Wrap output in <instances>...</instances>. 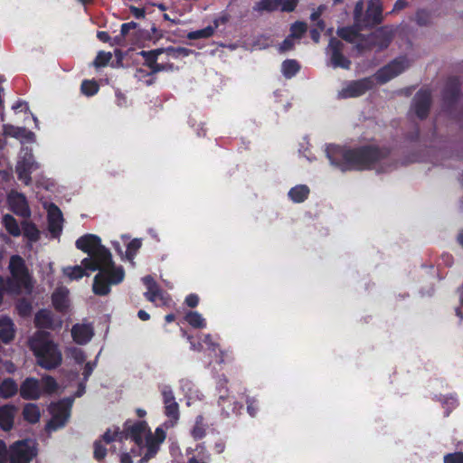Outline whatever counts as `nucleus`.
<instances>
[{
    "mask_svg": "<svg viewBox=\"0 0 463 463\" xmlns=\"http://www.w3.org/2000/svg\"><path fill=\"white\" fill-rule=\"evenodd\" d=\"M298 4V0H287L282 5V10L286 12H292Z\"/></svg>",
    "mask_w": 463,
    "mask_h": 463,
    "instance_id": "nucleus-55",
    "label": "nucleus"
},
{
    "mask_svg": "<svg viewBox=\"0 0 463 463\" xmlns=\"http://www.w3.org/2000/svg\"><path fill=\"white\" fill-rule=\"evenodd\" d=\"M226 21H227V19L225 17H221L219 19H215L213 22L214 26H207L203 29L191 32L187 34V38L190 40H195V39H200V38H208L213 34L214 30L219 25V22H222V24H224V23H226Z\"/></svg>",
    "mask_w": 463,
    "mask_h": 463,
    "instance_id": "nucleus-26",
    "label": "nucleus"
},
{
    "mask_svg": "<svg viewBox=\"0 0 463 463\" xmlns=\"http://www.w3.org/2000/svg\"><path fill=\"white\" fill-rule=\"evenodd\" d=\"M283 3V0H260L253 9L258 12H272L277 10Z\"/></svg>",
    "mask_w": 463,
    "mask_h": 463,
    "instance_id": "nucleus-31",
    "label": "nucleus"
},
{
    "mask_svg": "<svg viewBox=\"0 0 463 463\" xmlns=\"http://www.w3.org/2000/svg\"><path fill=\"white\" fill-rule=\"evenodd\" d=\"M343 48L344 44L341 41L336 38H332L329 42L327 51L330 53L331 62L334 67L348 69L351 61L343 55Z\"/></svg>",
    "mask_w": 463,
    "mask_h": 463,
    "instance_id": "nucleus-10",
    "label": "nucleus"
},
{
    "mask_svg": "<svg viewBox=\"0 0 463 463\" xmlns=\"http://www.w3.org/2000/svg\"><path fill=\"white\" fill-rule=\"evenodd\" d=\"M71 354L78 364H81L85 361V355L80 349H78V348L71 349Z\"/></svg>",
    "mask_w": 463,
    "mask_h": 463,
    "instance_id": "nucleus-52",
    "label": "nucleus"
},
{
    "mask_svg": "<svg viewBox=\"0 0 463 463\" xmlns=\"http://www.w3.org/2000/svg\"><path fill=\"white\" fill-rule=\"evenodd\" d=\"M161 56H160V62H167L168 64H171L173 66V61L178 59L179 57H185L189 55L191 52L190 50L184 48V47H178V48H167V49H161Z\"/></svg>",
    "mask_w": 463,
    "mask_h": 463,
    "instance_id": "nucleus-21",
    "label": "nucleus"
},
{
    "mask_svg": "<svg viewBox=\"0 0 463 463\" xmlns=\"http://www.w3.org/2000/svg\"><path fill=\"white\" fill-rule=\"evenodd\" d=\"M143 281L147 288V291L145 293V296L149 301L155 302L157 298L163 299L162 291L151 276H146L143 279Z\"/></svg>",
    "mask_w": 463,
    "mask_h": 463,
    "instance_id": "nucleus-24",
    "label": "nucleus"
},
{
    "mask_svg": "<svg viewBox=\"0 0 463 463\" xmlns=\"http://www.w3.org/2000/svg\"><path fill=\"white\" fill-rule=\"evenodd\" d=\"M120 462L121 463H132L131 457L128 453H124L121 455Z\"/></svg>",
    "mask_w": 463,
    "mask_h": 463,
    "instance_id": "nucleus-63",
    "label": "nucleus"
},
{
    "mask_svg": "<svg viewBox=\"0 0 463 463\" xmlns=\"http://www.w3.org/2000/svg\"><path fill=\"white\" fill-rule=\"evenodd\" d=\"M373 81L371 78H364L360 80L353 81L340 92L342 98H354L364 94L366 90L373 88Z\"/></svg>",
    "mask_w": 463,
    "mask_h": 463,
    "instance_id": "nucleus-13",
    "label": "nucleus"
},
{
    "mask_svg": "<svg viewBox=\"0 0 463 463\" xmlns=\"http://www.w3.org/2000/svg\"><path fill=\"white\" fill-rule=\"evenodd\" d=\"M4 131L6 135H11L14 137H24L26 133L25 128H15L12 125H5Z\"/></svg>",
    "mask_w": 463,
    "mask_h": 463,
    "instance_id": "nucleus-48",
    "label": "nucleus"
},
{
    "mask_svg": "<svg viewBox=\"0 0 463 463\" xmlns=\"http://www.w3.org/2000/svg\"><path fill=\"white\" fill-rule=\"evenodd\" d=\"M163 396L166 415L176 420L179 416V408L178 404L175 402L172 392L169 390H165L163 392Z\"/></svg>",
    "mask_w": 463,
    "mask_h": 463,
    "instance_id": "nucleus-23",
    "label": "nucleus"
},
{
    "mask_svg": "<svg viewBox=\"0 0 463 463\" xmlns=\"http://www.w3.org/2000/svg\"><path fill=\"white\" fill-rule=\"evenodd\" d=\"M34 322L37 327L54 329L61 327V320H54L50 311L41 310L39 311L34 318Z\"/></svg>",
    "mask_w": 463,
    "mask_h": 463,
    "instance_id": "nucleus-20",
    "label": "nucleus"
},
{
    "mask_svg": "<svg viewBox=\"0 0 463 463\" xmlns=\"http://www.w3.org/2000/svg\"><path fill=\"white\" fill-rule=\"evenodd\" d=\"M10 209L17 215L27 218L31 211L25 196L16 191H12L7 197Z\"/></svg>",
    "mask_w": 463,
    "mask_h": 463,
    "instance_id": "nucleus-11",
    "label": "nucleus"
},
{
    "mask_svg": "<svg viewBox=\"0 0 463 463\" xmlns=\"http://www.w3.org/2000/svg\"><path fill=\"white\" fill-rule=\"evenodd\" d=\"M17 408L14 405H5L0 408V426L4 430H9L14 424Z\"/></svg>",
    "mask_w": 463,
    "mask_h": 463,
    "instance_id": "nucleus-22",
    "label": "nucleus"
},
{
    "mask_svg": "<svg viewBox=\"0 0 463 463\" xmlns=\"http://www.w3.org/2000/svg\"><path fill=\"white\" fill-rule=\"evenodd\" d=\"M106 456V449L102 447L100 441H96L94 444V457L100 460Z\"/></svg>",
    "mask_w": 463,
    "mask_h": 463,
    "instance_id": "nucleus-50",
    "label": "nucleus"
},
{
    "mask_svg": "<svg viewBox=\"0 0 463 463\" xmlns=\"http://www.w3.org/2000/svg\"><path fill=\"white\" fill-rule=\"evenodd\" d=\"M363 12H364V2H363V0H360L355 4L354 10V22L359 26H364V20L363 19Z\"/></svg>",
    "mask_w": 463,
    "mask_h": 463,
    "instance_id": "nucleus-44",
    "label": "nucleus"
},
{
    "mask_svg": "<svg viewBox=\"0 0 463 463\" xmlns=\"http://www.w3.org/2000/svg\"><path fill=\"white\" fill-rule=\"evenodd\" d=\"M111 58H112L111 52H99L94 61V66L95 67L105 66L111 60Z\"/></svg>",
    "mask_w": 463,
    "mask_h": 463,
    "instance_id": "nucleus-45",
    "label": "nucleus"
},
{
    "mask_svg": "<svg viewBox=\"0 0 463 463\" xmlns=\"http://www.w3.org/2000/svg\"><path fill=\"white\" fill-rule=\"evenodd\" d=\"M185 302L190 307H194L198 304V298L195 295H189L186 298Z\"/></svg>",
    "mask_w": 463,
    "mask_h": 463,
    "instance_id": "nucleus-57",
    "label": "nucleus"
},
{
    "mask_svg": "<svg viewBox=\"0 0 463 463\" xmlns=\"http://www.w3.org/2000/svg\"><path fill=\"white\" fill-rule=\"evenodd\" d=\"M161 49L153 50L150 52H142L141 54L145 58L146 63L154 71H159L162 70L172 69V65L167 62H160Z\"/></svg>",
    "mask_w": 463,
    "mask_h": 463,
    "instance_id": "nucleus-17",
    "label": "nucleus"
},
{
    "mask_svg": "<svg viewBox=\"0 0 463 463\" xmlns=\"http://www.w3.org/2000/svg\"><path fill=\"white\" fill-rule=\"evenodd\" d=\"M19 308H20V313L23 314V315H26L29 311H30V306L26 303H22L20 304L19 306Z\"/></svg>",
    "mask_w": 463,
    "mask_h": 463,
    "instance_id": "nucleus-61",
    "label": "nucleus"
},
{
    "mask_svg": "<svg viewBox=\"0 0 463 463\" xmlns=\"http://www.w3.org/2000/svg\"><path fill=\"white\" fill-rule=\"evenodd\" d=\"M309 193L306 185H298L289 191V196L294 202L300 203L304 201Z\"/></svg>",
    "mask_w": 463,
    "mask_h": 463,
    "instance_id": "nucleus-35",
    "label": "nucleus"
},
{
    "mask_svg": "<svg viewBox=\"0 0 463 463\" xmlns=\"http://www.w3.org/2000/svg\"><path fill=\"white\" fill-rule=\"evenodd\" d=\"M62 214L61 210L54 204L48 208V227L53 236H57L62 229Z\"/></svg>",
    "mask_w": 463,
    "mask_h": 463,
    "instance_id": "nucleus-16",
    "label": "nucleus"
},
{
    "mask_svg": "<svg viewBox=\"0 0 463 463\" xmlns=\"http://www.w3.org/2000/svg\"><path fill=\"white\" fill-rule=\"evenodd\" d=\"M40 383L42 385L43 393H52L58 388L56 381L52 376L43 377Z\"/></svg>",
    "mask_w": 463,
    "mask_h": 463,
    "instance_id": "nucleus-38",
    "label": "nucleus"
},
{
    "mask_svg": "<svg viewBox=\"0 0 463 463\" xmlns=\"http://www.w3.org/2000/svg\"><path fill=\"white\" fill-rule=\"evenodd\" d=\"M410 65L409 61L404 57L395 59L386 66L380 69L375 74L374 78L380 83H385L392 78L401 74Z\"/></svg>",
    "mask_w": 463,
    "mask_h": 463,
    "instance_id": "nucleus-8",
    "label": "nucleus"
},
{
    "mask_svg": "<svg viewBox=\"0 0 463 463\" xmlns=\"http://www.w3.org/2000/svg\"><path fill=\"white\" fill-rule=\"evenodd\" d=\"M131 13L133 15H135L137 18H142L145 16V10L140 9L137 7L131 6Z\"/></svg>",
    "mask_w": 463,
    "mask_h": 463,
    "instance_id": "nucleus-58",
    "label": "nucleus"
},
{
    "mask_svg": "<svg viewBox=\"0 0 463 463\" xmlns=\"http://www.w3.org/2000/svg\"><path fill=\"white\" fill-rule=\"evenodd\" d=\"M18 391L17 384L15 382L11 379L7 378L4 380L0 384V396L2 398L7 399L12 396H14Z\"/></svg>",
    "mask_w": 463,
    "mask_h": 463,
    "instance_id": "nucleus-30",
    "label": "nucleus"
},
{
    "mask_svg": "<svg viewBox=\"0 0 463 463\" xmlns=\"http://www.w3.org/2000/svg\"><path fill=\"white\" fill-rule=\"evenodd\" d=\"M35 456L36 451L31 440L17 441L9 449V463H29Z\"/></svg>",
    "mask_w": 463,
    "mask_h": 463,
    "instance_id": "nucleus-7",
    "label": "nucleus"
},
{
    "mask_svg": "<svg viewBox=\"0 0 463 463\" xmlns=\"http://www.w3.org/2000/svg\"><path fill=\"white\" fill-rule=\"evenodd\" d=\"M388 155V149L383 148L380 150L377 147L368 146L358 150L346 151L344 157L353 167L363 169L386 157Z\"/></svg>",
    "mask_w": 463,
    "mask_h": 463,
    "instance_id": "nucleus-5",
    "label": "nucleus"
},
{
    "mask_svg": "<svg viewBox=\"0 0 463 463\" xmlns=\"http://www.w3.org/2000/svg\"><path fill=\"white\" fill-rule=\"evenodd\" d=\"M355 48L360 53H364L365 52L373 50V48H375V46L372 43V41L369 40V35L368 36L359 35V37L357 39V43L355 44Z\"/></svg>",
    "mask_w": 463,
    "mask_h": 463,
    "instance_id": "nucleus-36",
    "label": "nucleus"
},
{
    "mask_svg": "<svg viewBox=\"0 0 463 463\" xmlns=\"http://www.w3.org/2000/svg\"><path fill=\"white\" fill-rule=\"evenodd\" d=\"M76 246L90 256L82 260L83 267L90 270H99L93 283L95 294L107 295L110 290V285L122 281L123 269L113 265L110 252L100 244L99 237L92 234L84 235L77 240Z\"/></svg>",
    "mask_w": 463,
    "mask_h": 463,
    "instance_id": "nucleus-1",
    "label": "nucleus"
},
{
    "mask_svg": "<svg viewBox=\"0 0 463 463\" xmlns=\"http://www.w3.org/2000/svg\"><path fill=\"white\" fill-rule=\"evenodd\" d=\"M98 90L99 86L95 81L85 80L81 84L82 92L88 96L95 94Z\"/></svg>",
    "mask_w": 463,
    "mask_h": 463,
    "instance_id": "nucleus-46",
    "label": "nucleus"
},
{
    "mask_svg": "<svg viewBox=\"0 0 463 463\" xmlns=\"http://www.w3.org/2000/svg\"><path fill=\"white\" fill-rule=\"evenodd\" d=\"M294 38L291 37L290 35L285 39L282 43L280 44L279 46V51L284 52H287L288 50H291L294 46Z\"/></svg>",
    "mask_w": 463,
    "mask_h": 463,
    "instance_id": "nucleus-51",
    "label": "nucleus"
},
{
    "mask_svg": "<svg viewBox=\"0 0 463 463\" xmlns=\"http://www.w3.org/2000/svg\"><path fill=\"white\" fill-rule=\"evenodd\" d=\"M299 70L298 63L294 60H287L282 64V71L287 78L295 75Z\"/></svg>",
    "mask_w": 463,
    "mask_h": 463,
    "instance_id": "nucleus-37",
    "label": "nucleus"
},
{
    "mask_svg": "<svg viewBox=\"0 0 463 463\" xmlns=\"http://www.w3.org/2000/svg\"><path fill=\"white\" fill-rule=\"evenodd\" d=\"M458 80L456 78H449L444 89V99L450 102L456 99L458 96Z\"/></svg>",
    "mask_w": 463,
    "mask_h": 463,
    "instance_id": "nucleus-27",
    "label": "nucleus"
},
{
    "mask_svg": "<svg viewBox=\"0 0 463 463\" xmlns=\"http://www.w3.org/2000/svg\"><path fill=\"white\" fill-rule=\"evenodd\" d=\"M406 6H407L406 1H404V0H397L395 5H394L393 11H400V10L405 8Z\"/></svg>",
    "mask_w": 463,
    "mask_h": 463,
    "instance_id": "nucleus-60",
    "label": "nucleus"
},
{
    "mask_svg": "<svg viewBox=\"0 0 463 463\" xmlns=\"http://www.w3.org/2000/svg\"><path fill=\"white\" fill-rule=\"evenodd\" d=\"M20 395L26 400H37L43 393L40 381L34 378L25 379L19 389Z\"/></svg>",
    "mask_w": 463,
    "mask_h": 463,
    "instance_id": "nucleus-14",
    "label": "nucleus"
},
{
    "mask_svg": "<svg viewBox=\"0 0 463 463\" xmlns=\"http://www.w3.org/2000/svg\"><path fill=\"white\" fill-rule=\"evenodd\" d=\"M186 321L194 327H203L204 320L197 312H189L185 317Z\"/></svg>",
    "mask_w": 463,
    "mask_h": 463,
    "instance_id": "nucleus-43",
    "label": "nucleus"
},
{
    "mask_svg": "<svg viewBox=\"0 0 463 463\" xmlns=\"http://www.w3.org/2000/svg\"><path fill=\"white\" fill-rule=\"evenodd\" d=\"M14 336V324L9 317H0V338L3 342L8 343Z\"/></svg>",
    "mask_w": 463,
    "mask_h": 463,
    "instance_id": "nucleus-25",
    "label": "nucleus"
},
{
    "mask_svg": "<svg viewBox=\"0 0 463 463\" xmlns=\"http://www.w3.org/2000/svg\"><path fill=\"white\" fill-rule=\"evenodd\" d=\"M324 6H319L317 11L311 14L310 19L314 22L313 28H317L319 31H324L326 28L325 22L320 19Z\"/></svg>",
    "mask_w": 463,
    "mask_h": 463,
    "instance_id": "nucleus-40",
    "label": "nucleus"
},
{
    "mask_svg": "<svg viewBox=\"0 0 463 463\" xmlns=\"http://www.w3.org/2000/svg\"><path fill=\"white\" fill-rule=\"evenodd\" d=\"M141 247V241L138 239L132 240L128 244L126 250V257L128 260L133 261L136 252Z\"/></svg>",
    "mask_w": 463,
    "mask_h": 463,
    "instance_id": "nucleus-41",
    "label": "nucleus"
},
{
    "mask_svg": "<svg viewBox=\"0 0 463 463\" xmlns=\"http://www.w3.org/2000/svg\"><path fill=\"white\" fill-rule=\"evenodd\" d=\"M98 38L103 42H109L110 40L109 35L106 32H99Z\"/></svg>",
    "mask_w": 463,
    "mask_h": 463,
    "instance_id": "nucleus-62",
    "label": "nucleus"
},
{
    "mask_svg": "<svg viewBox=\"0 0 463 463\" xmlns=\"http://www.w3.org/2000/svg\"><path fill=\"white\" fill-rule=\"evenodd\" d=\"M3 223L7 230V232L13 236H19L21 234V230L16 220L10 214H5L3 217Z\"/></svg>",
    "mask_w": 463,
    "mask_h": 463,
    "instance_id": "nucleus-33",
    "label": "nucleus"
},
{
    "mask_svg": "<svg viewBox=\"0 0 463 463\" xmlns=\"http://www.w3.org/2000/svg\"><path fill=\"white\" fill-rule=\"evenodd\" d=\"M444 463H463V453L449 454L444 458Z\"/></svg>",
    "mask_w": 463,
    "mask_h": 463,
    "instance_id": "nucleus-49",
    "label": "nucleus"
},
{
    "mask_svg": "<svg viewBox=\"0 0 463 463\" xmlns=\"http://www.w3.org/2000/svg\"><path fill=\"white\" fill-rule=\"evenodd\" d=\"M392 30L388 27H381L369 35V40L379 51L387 48L392 39Z\"/></svg>",
    "mask_w": 463,
    "mask_h": 463,
    "instance_id": "nucleus-15",
    "label": "nucleus"
},
{
    "mask_svg": "<svg viewBox=\"0 0 463 463\" xmlns=\"http://www.w3.org/2000/svg\"><path fill=\"white\" fill-rule=\"evenodd\" d=\"M68 289L59 288L52 294V302L54 307L59 310H63L68 305Z\"/></svg>",
    "mask_w": 463,
    "mask_h": 463,
    "instance_id": "nucleus-29",
    "label": "nucleus"
},
{
    "mask_svg": "<svg viewBox=\"0 0 463 463\" xmlns=\"http://www.w3.org/2000/svg\"><path fill=\"white\" fill-rule=\"evenodd\" d=\"M138 317L142 320H147L149 318V315L144 310H139Z\"/></svg>",
    "mask_w": 463,
    "mask_h": 463,
    "instance_id": "nucleus-64",
    "label": "nucleus"
},
{
    "mask_svg": "<svg viewBox=\"0 0 463 463\" xmlns=\"http://www.w3.org/2000/svg\"><path fill=\"white\" fill-rule=\"evenodd\" d=\"M383 8L380 0H370L366 10L364 26L379 24L382 21Z\"/></svg>",
    "mask_w": 463,
    "mask_h": 463,
    "instance_id": "nucleus-18",
    "label": "nucleus"
},
{
    "mask_svg": "<svg viewBox=\"0 0 463 463\" xmlns=\"http://www.w3.org/2000/svg\"><path fill=\"white\" fill-rule=\"evenodd\" d=\"M337 35L349 43H355L359 37L358 31L352 27H343L337 30Z\"/></svg>",
    "mask_w": 463,
    "mask_h": 463,
    "instance_id": "nucleus-34",
    "label": "nucleus"
},
{
    "mask_svg": "<svg viewBox=\"0 0 463 463\" xmlns=\"http://www.w3.org/2000/svg\"><path fill=\"white\" fill-rule=\"evenodd\" d=\"M125 430L129 433L138 447L147 449L146 453L141 459L142 463L148 461L156 454L160 444L165 439V433L162 429L157 428L155 433H152L146 421L137 422L126 428Z\"/></svg>",
    "mask_w": 463,
    "mask_h": 463,
    "instance_id": "nucleus-3",
    "label": "nucleus"
},
{
    "mask_svg": "<svg viewBox=\"0 0 463 463\" xmlns=\"http://www.w3.org/2000/svg\"><path fill=\"white\" fill-rule=\"evenodd\" d=\"M119 434L118 430H115L114 431H111L110 430H108L104 435H103V439L107 442V443H109L113 440H115L116 437Z\"/></svg>",
    "mask_w": 463,
    "mask_h": 463,
    "instance_id": "nucleus-54",
    "label": "nucleus"
},
{
    "mask_svg": "<svg viewBox=\"0 0 463 463\" xmlns=\"http://www.w3.org/2000/svg\"><path fill=\"white\" fill-rule=\"evenodd\" d=\"M431 105V95L429 90H421L413 98L411 110L420 119L425 118Z\"/></svg>",
    "mask_w": 463,
    "mask_h": 463,
    "instance_id": "nucleus-9",
    "label": "nucleus"
},
{
    "mask_svg": "<svg viewBox=\"0 0 463 463\" xmlns=\"http://www.w3.org/2000/svg\"><path fill=\"white\" fill-rule=\"evenodd\" d=\"M22 228L24 235L28 238V240L31 241H36L39 240L40 232L33 223L24 221L22 222Z\"/></svg>",
    "mask_w": 463,
    "mask_h": 463,
    "instance_id": "nucleus-32",
    "label": "nucleus"
},
{
    "mask_svg": "<svg viewBox=\"0 0 463 463\" xmlns=\"http://www.w3.org/2000/svg\"><path fill=\"white\" fill-rule=\"evenodd\" d=\"M137 26V24L134 22L124 24L121 26V34L125 36L130 29H134Z\"/></svg>",
    "mask_w": 463,
    "mask_h": 463,
    "instance_id": "nucleus-56",
    "label": "nucleus"
},
{
    "mask_svg": "<svg viewBox=\"0 0 463 463\" xmlns=\"http://www.w3.org/2000/svg\"><path fill=\"white\" fill-rule=\"evenodd\" d=\"M71 401L61 400L58 402L51 403L49 412L52 415L51 420L45 425V431L50 435L52 431L65 426L71 415Z\"/></svg>",
    "mask_w": 463,
    "mask_h": 463,
    "instance_id": "nucleus-6",
    "label": "nucleus"
},
{
    "mask_svg": "<svg viewBox=\"0 0 463 463\" xmlns=\"http://www.w3.org/2000/svg\"><path fill=\"white\" fill-rule=\"evenodd\" d=\"M8 268L11 278L7 280V289L11 294L29 293L32 289V283L24 260L18 255L12 256Z\"/></svg>",
    "mask_w": 463,
    "mask_h": 463,
    "instance_id": "nucleus-4",
    "label": "nucleus"
},
{
    "mask_svg": "<svg viewBox=\"0 0 463 463\" xmlns=\"http://www.w3.org/2000/svg\"><path fill=\"white\" fill-rule=\"evenodd\" d=\"M192 434L194 439H202L205 435V430L203 425V418L199 417L196 420L195 426L193 429Z\"/></svg>",
    "mask_w": 463,
    "mask_h": 463,
    "instance_id": "nucleus-47",
    "label": "nucleus"
},
{
    "mask_svg": "<svg viewBox=\"0 0 463 463\" xmlns=\"http://www.w3.org/2000/svg\"><path fill=\"white\" fill-rule=\"evenodd\" d=\"M307 30V25L303 22H296L291 25L290 36L293 38H300Z\"/></svg>",
    "mask_w": 463,
    "mask_h": 463,
    "instance_id": "nucleus-42",
    "label": "nucleus"
},
{
    "mask_svg": "<svg viewBox=\"0 0 463 463\" xmlns=\"http://www.w3.org/2000/svg\"><path fill=\"white\" fill-rule=\"evenodd\" d=\"M23 416L26 421L33 424L40 420L41 411L36 404L28 403L24 407Z\"/></svg>",
    "mask_w": 463,
    "mask_h": 463,
    "instance_id": "nucleus-28",
    "label": "nucleus"
},
{
    "mask_svg": "<svg viewBox=\"0 0 463 463\" xmlns=\"http://www.w3.org/2000/svg\"><path fill=\"white\" fill-rule=\"evenodd\" d=\"M322 31H319L317 28H312L310 30V35H311V38L313 39V41L315 43H318L319 41V38H320V33Z\"/></svg>",
    "mask_w": 463,
    "mask_h": 463,
    "instance_id": "nucleus-59",
    "label": "nucleus"
},
{
    "mask_svg": "<svg viewBox=\"0 0 463 463\" xmlns=\"http://www.w3.org/2000/svg\"><path fill=\"white\" fill-rule=\"evenodd\" d=\"M9 457V450L3 440H0V463H6Z\"/></svg>",
    "mask_w": 463,
    "mask_h": 463,
    "instance_id": "nucleus-53",
    "label": "nucleus"
},
{
    "mask_svg": "<svg viewBox=\"0 0 463 463\" xmlns=\"http://www.w3.org/2000/svg\"><path fill=\"white\" fill-rule=\"evenodd\" d=\"M71 335L77 344L84 345L91 339L93 330L90 325L77 324L71 328Z\"/></svg>",
    "mask_w": 463,
    "mask_h": 463,
    "instance_id": "nucleus-19",
    "label": "nucleus"
},
{
    "mask_svg": "<svg viewBox=\"0 0 463 463\" xmlns=\"http://www.w3.org/2000/svg\"><path fill=\"white\" fill-rule=\"evenodd\" d=\"M63 273L70 279H78L84 275V269L81 266L67 267L63 269Z\"/></svg>",
    "mask_w": 463,
    "mask_h": 463,
    "instance_id": "nucleus-39",
    "label": "nucleus"
},
{
    "mask_svg": "<svg viewBox=\"0 0 463 463\" xmlns=\"http://www.w3.org/2000/svg\"><path fill=\"white\" fill-rule=\"evenodd\" d=\"M38 167L33 156L30 153H26L24 158L18 162L16 165V173L19 180L23 181L25 184L31 183V173Z\"/></svg>",
    "mask_w": 463,
    "mask_h": 463,
    "instance_id": "nucleus-12",
    "label": "nucleus"
},
{
    "mask_svg": "<svg viewBox=\"0 0 463 463\" xmlns=\"http://www.w3.org/2000/svg\"><path fill=\"white\" fill-rule=\"evenodd\" d=\"M29 346L41 367L51 370L61 364V353L52 340L49 333L44 331L36 332L29 339Z\"/></svg>",
    "mask_w": 463,
    "mask_h": 463,
    "instance_id": "nucleus-2",
    "label": "nucleus"
}]
</instances>
